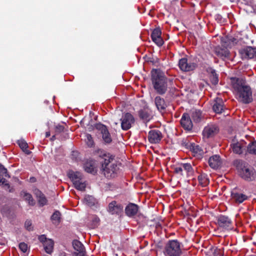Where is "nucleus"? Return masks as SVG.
Masks as SVG:
<instances>
[{"label": "nucleus", "instance_id": "obj_48", "mask_svg": "<svg viewBox=\"0 0 256 256\" xmlns=\"http://www.w3.org/2000/svg\"><path fill=\"white\" fill-rule=\"evenodd\" d=\"M36 180V178L34 177H32V178H30V182H34Z\"/></svg>", "mask_w": 256, "mask_h": 256}, {"label": "nucleus", "instance_id": "obj_17", "mask_svg": "<svg viewBox=\"0 0 256 256\" xmlns=\"http://www.w3.org/2000/svg\"><path fill=\"white\" fill-rule=\"evenodd\" d=\"M139 118L144 122H148L152 118V111L148 108H144L138 112Z\"/></svg>", "mask_w": 256, "mask_h": 256}, {"label": "nucleus", "instance_id": "obj_43", "mask_svg": "<svg viewBox=\"0 0 256 256\" xmlns=\"http://www.w3.org/2000/svg\"><path fill=\"white\" fill-rule=\"evenodd\" d=\"M26 228L28 230H32V222L30 220H26L24 224Z\"/></svg>", "mask_w": 256, "mask_h": 256}, {"label": "nucleus", "instance_id": "obj_21", "mask_svg": "<svg viewBox=\"0 0 256 256\" xmlns=\"http://www.w3.org/2000/svg\"><path fill=\"white\" fill-rule=\"evenodd\" d=\"M72 246L78 252L76 255L82 256L84 254L85 250L84 245L78 240H74L72 242Z\"/></svg>", "mask_w": 256, "mask_h": 256}, {"label": "nucleus", "instance_id": "obj_13", "mask_svg": "<svg viewBox=\"0 0 256 256\" xmlns=\"http://www.w3.org/2000/svg\"><path fill=\"white\" fill-rule=\"evenodd\" d=\"M123 210V206L116 201H112L108 204V210L112 214H120Z\"/></svg>", "mask_w": 256, "mask_h": 256}, {"label": "nucleus", "instance_id": "obj_26", "mask_svg": "<svg viewBox=\"0 0 256 256\" xmlns=\"http://www.w3.org/2000/svg\"><path fill=\"white\" fill-rule=\"evenodd\" d=\"M54 242L51 239H48L43 244L44 249L46 253L51 254L54 250Z\"/></svg>", "mask_w": 256, "mask_h": 256}, {"label": "nucleus", "instance_id": "obj_9", "mask_svg": "<svg viewBox=\"0 0 256 256\" xmlns=\"http://www.w3.org/2000/svg\"><path fill=\"white\" fill-rule=\"evenodd\" d=\"M178 66L182 70L189 72L194 70L196 66V64L194 62L188 60L187 58H182L179 60Z\"/></svg>", "mask_w": 256, "mask_h": 256}, {"label": "nucleus", "instance_id": "obj_45", "mask_svg": "<svg viewBox=\"0 0 256 256\" xmlns=\"http://www.w3.org/2000/svg\"><path fill=\"white\" fill-rule=\"evenodd\" d=\"M174 170L176 174H180V175L183 174H182L183 170H182V168L181 166H178V167H176L174 168Z\"/></svg>", "mask_w": 256, "mask_h": 256}, {"label": "nucleus", "instance_id": "obj_37", "mask_svg": "<svg viewBox=\"0 0 256 256\" xmlns=\"http://www.w3.org/2000/svg\"><path fill=\"white\" fill-rule=\"evenodd\" d=\"M201 116L202 113L199 110H194L192 112V117L193 120L196 122L200 121Z\"/></svg>", "mask_w": 256, "mask_h": 256}, {"label": "nucleus", "instance_id": "obj_33", "mask_svg": "<svg viewBox=\"0 0 256 256\" xmlns=\"http://www.w3.org/2000/svg\"><path fill=\"white\" fill-rule=\"evenodd\" d=\"M231 148L235 154H240L242 153V147L240 142L232 144H231Z\"/></svg>", "mask_w": 256, "mask_h": 256}, {"label": "nucleus", "instance_id": "obj_24", "mask_svg": "<svg viewBox=\"0 0 256 256\" xmlns=\"http://www.w3.org/2000/svg\"><path fill=\"white\" fill-rule=\"evenodd\" d=\"M155 104L158 110L160 111L164 110L166 106L164 100L159 96L156 97Z\"/></svg>", "mask_w": 256, "mask_h": 256}, {"label": "nucleus", "instance_id": "obj_14", "mask_svg": "<svg viewBox=\"0 0 256 256\" xmlns=\"http://www.w3.org/2000/svg\"><path fill=\"white\" fill-rule=\"evenodd\" d=\"M162 137V134L159 130H152L148 132V140L151 144L158 143Z\"/></svg>", "mask_w": 256, "mask_h": 256}, {"label": "nucleus", "instance_id": "obj_3", "mask_svg": "<svg viewBox=\"0 0 256 256\" xmlns=\"http://www.w3.org/2000/svg\"><path fill=\"white\" fill-rule=\"evenodd\" d=\"M102 162V172L106 178L114 176L118 168L114 156L110 154H105Z\"/></svg>", "mask_w": 256, "mask_h": 256}, {"label": "nucleus", "instance_id": "obj_28", "mask_svg": "<svg viewBox=\"0 0 256 256\" xmlns=\"http://www.w3.org/2000/svg\"><path fill=\"white\" fill-rule=\"evenodd\" d=\"M84 168L85 170L89 173L95 174L96 172V168L94 163L92 162H88L85 164Z\"/></svg>", "mask_w": 256, "mask_h": 256}, {"label": "nucleus", "instance_id": "obj_54", "mask_svg": "<svg viewBox=\"0 0 256 256\" xmlns=\"http://www.w3.org/2000/svg\"><path fill=\"white\" fill-rule=\"evenodd\" d=\"M214 254H216V250L214 252Z\"/></svg>", "mask_w": 256, "mask_h": 256}, {"label": "nucleus", "instance_id": "obj_38", "mask_svg": "<svg viewBox=\"0 0 256 256\" xmlns=\"http://www.w3.org/2000/svg\"><path fill=\"white\" fill-rule=\"evenodd\" d=\"M182 168V170H185L186 172H192V166L189 163H184L180 164Z\"/></svg>", "mask_w": 256, "mask_h": 256}, {"label": "nucleus", "instance_id": "obj_15", "mask_svg": "<svg viewBox=\"0 0 256 256\" xmlns=\"http://www.w3.org/2000/svg\"><path fill=\"white\" fill-rule=\"evenodd\" d=\"M217 220L218 224L220 227L226 230H228L230 228L232 220L228 216L220 215L218 217Z\"/></svg>", "mask_w": 256, "mask_h": 256}, {"label": "nucleus", "instance_id": "obj_4", "mask_svg": "<svg viewBox=\"0 0 256 256\" xmlns=\"http://www.w3.org/2000/svg\"><path fill=\"white\" fill-rule=\"evenodd\" d=\"M182 244L178 240H170L164 250L165 256H180L182 254Z\"/></svg>", "mask_w": 256, "mask_h": 256}, {"label": "nucleus", "instance_id": "obj_1", "mask_svg": "<svg viewBox=\"0 0 256 256\" xmlns=\"http://www.w3.org/2000/svg\"><path fill=\"white\" fill-rule=\"evenodd\" d=\"M234 164L236 166L239 176L242 179L250 182L256 178L254 169L247 162L242 160H236L234 161Z\"/></svg>", "mask_w": 256, "mask_h": 256}, {"label": "nucleus", "instance_id": "obj_20", "mask_svg": "<svg viewBox=\"0 0 256 256\" xmlns=\"http://www.w3.org/2000/svg\"><path fill=\"white\" fill-rule=\"evenodd\" d=\"M210 166L212 168H217L221 164V160L218 155H214L210 158L208 160Z\"/></svg>", "mask_w": 256, "mask_h": 256}, {"label": "nucleus", "instance_id": "obj_52", "mask_svg": "<svg viewBox=\"0 0 256 256\" xmlns=\"http://www.w3.org/2000/svg\"><path fill=\"white\" fill-rule=\"evenodd\" d=\"M75 256H85V254H83L82 256H78V255H76Z\"/></svg>", "mask_w": 256, "mask_h": 256}, {"label": "nucleus", "instance_id": "obj_7", "mask_svg": "<svg viewBox=\"0 0 256 256\" xmlns=\"http://www.w3.org/2000/svg\"><path fill=\"white\" fill-rule=\"evenodd\" d=\"M183 144L185 146L189 149L193 154L194 156L200 158L204 154V152L202 148L194 143L190 142H183Z\"/></svg>", "mask_w": 256, "mask_h": 256}, {"label": "nucleus", "instance_id": "obj_35", "mask_svg": "<svg viewBox=\"0 0 256 256\" xmlns=\"http://www.w3.org/2000/svg\"><path fill=\"white\" fill-rule=\"evenodd\" d=\"M84 202L86 204L92 206L94 205L96 203L95 198L91 196H86L84 198Z\"/></svg>", "mask_w": 256, "mask_h": 256}, {"label": "nucleus", "instance_id": "obj_29", "mask_svg": "<svg viewBox=\"0 0 256 256\" xmlns=\"http://www.w3.org/2000/svg\"><path fill=\"white\" fill-rule=\"evenodd\" d=\"M198 180L200 184L202 186H205L209 183L208 176L206 174H203L198 176Z\"/></svg>", "mask_w": 256, "mask_h": 256}, {"label": "nucleus", "instance_id": "obj_36", "mask_svg": "<svg viewBox=\"0 0 256 256\" xmlns=\"http://www.w3.org/2000/svg\"><path fill=\"white\" fill-rule=\"evenodd\" d=\"M247 150L250 154H256V141L251 142L248 144Z\"/></svg>", "mask_w": 256, "mask_h": 256}, {"label": "nucleus", "instance_id": "obj_41", "mask_svg": "<svg viewBox=\"0 0 256 256\" xmlns=\"http://www.w3.org/2000/svg\"><path fill=\"white\" fill-rule=\"evenodd\" d=\"M0 176L2 177H9L8 174L7 170L3 166H0Z\"/></svg>", "mask_w": 256, "mask_h": 256}, {"label": "nucleus", "instance_id": "obj_6", "mask_svg": "<svg viewBox=\"0 0 256 256\" xmlns=\"http://www.w3.org/2000/svg\"><path fill=\"white\" fill-rule=\"evenodd\" d=\"M120 120L122 128L124 130L130 129L134 122L133 116L128 112L124 114L120 118Z\"/></svg>", "mask_w": 256, "mask_h": 256}, {"label": "nucleus", "instance_id": "obj_50", "mask_svg": "<svg viewBox=\"0 0 256 256\" xmlns=\"http://www.w3.org/2000/svg\"><path fill=\"white\" fill-rule=\"evenodd\" d=\"M5 243H6L5 240H4V241H2V242H0V244H1V245H4Z\"/></svg>", "mask_w": 256, "mask_h": 256}, {"label": "nucleus", "instance_id": "obj_40", "mask_svg": "<svg viewBox=\"0 0 256 256\" xmlns=\"http://www.w3.org/2000/svg\"><path fill=\"white\" fill-rule=\"evenodd\" d=\"M60 213L58 211H56L51 216L52 220L58 222L60 220Z\"/></svg>", "mask_w": 256, "mask_h": 256}, {"label": "nucleus", "instance_id": "obj_27", "mask_svg": "<svg viewBox=\"0 0 256 256\" xmlns=\"http://www.w3.org/2000/svg\"><path fill=\"white\" fill-rule=\"evenodd\" d=\"M90 221V226L92 228H94L97 227L99 224L100 219L96 215H92L89 217Z\"/></svg>", "mask_w": 256, "mask_h": 256}, {"label": "nucleus", "instance_id": "obj_18", "mask_svg": "<svg viewBox=\"0 0 256 256\" xmlns=\"http://www.w3.org/2000/svg\"><path fill=\"white\" fill-rule=\"evenodd\" d=\"M180 124L182 126L188 130H191L192 128V123L190 118L188 114L184 113L183 114L181 120Z\"/></svg>", "mask_w": 256, "mask_h": 256}, {"label": "nucleus", "instance_id": "obj_30", "mask_svg": "<svg viewBox=\"0 0 256 256\" xmlns=\"http://www.w3.org/2000/svg\"><path fill=\"white\" fill-rule=\"evenodd\" d=\"M18 144L21 149L27 154H29L30 152L28 149V145L26 142L23 140L18 141Z\"/></svg>", "mask_w": 256, "mask_h": 256}, {"label": "nucleus", "instance_id": "obj_5", "mask_svg": "<svg viewBox=\"0 0 256 256\" xmlns=\"http://www.w3.org/2000/svg\"><path fill=\"white\" fill-rule=\"evenodd\" d=\"M234 87L237 92L239 101L244 104H248L252 101V93L250 86L236 84Z\"/></svg>", "mask_w": 256, "mask_h": 256}, {"label": "nucleus", "instance_id": "obj_34", "mask_svg": "<svg viewBox=\"0 0 256 256\" xmlns=\"http://www.w3.org/2000/svg\"><path fill=\"white\" fill-rule=\"evenodd\" d=\"M210 81L212 83L216 85L218 83V77L216 73L215 70L210 68Z\"/></svg>", "mask_w": 256, "mask_h": 256}, {"label": "nucleus", "instance_id": "obj_19", "mask_svg": "<svg viewBox=\"0 0 256 256\" xmlns=\"http://www.w3.org/2000/svg\"><path fill=\"white\" fill-rule=\"evenodd\" d=\"M138 206L136 204L130 203L125 208L126 214L128 216H133L138 212Z\"/></svg>", "mask_w": 256, "mask_h": 256}, {"label": "nucleus", "instance_id": "obj_31", "mask_svg": "<svg viewBox=\"0 0 256 256\" xmlns=\"http://www.w3.org/2000/svg\"><path fill=\"white\" fill-rule=\"evenodd\" d=\"M74 184L76 189L80 191L85 190L86 184L85 182L83 181L82 180L80 181H76Z\"/></svg>", "mask_w": 256, "mask_h": 256}, {"label": "nucleus", "instance_id": "obj_42", "mask_svg": "<svg viewBox=\"0 0 256 256\" xmlns=\"http://www.w3.org/2000/svg\"><path fill=\"white\" fill-rule=\"evenodd\" d=\"M19 248L23 252H26L28 250V245L25 242H20L19 244Z\"/></svg>", "mask_w": 256, "mask_h": 256}, {"label": "nucleus", "instance_id": "obj_12", "mask_svg": "<svg viewBox=\"0 0 256 256\" xmlns=\"http://www.w3.org/2000/svg\"><path fill=\"white\" fill-rule=\"evenodd\" d=\"M96 128L100 131L102 134V137L106 143L109 144L112 140V138L106 127L101 124H98L95 126Z\"/></svg>", "mask_w": 256, "mask_h": 256}, {"label": "nucleus", "instance_id": "obj_46", "mask_svg": "<svg viewBox=\"0 0 256 256\" xmlns=\"http://www.w3.org/2000/svg\"><path fill=\"white\" fill-rule=\"evenodd\" d=\"M38 240L40 242L43 243V244H44V243L46 242V240H48V239L46 238L44 235H42L40 236L38 238Z\"/></svg>", "mask_w": 256, "mask_h": 256}, {"label": "nucleus", "instance_id": "obj_23", "mask_svg": "<svg viewBox=\"0 0 256 256\" xmlns=\"http://www.w3.org/2000/svg\"><path fill=\"white\" fill-rule=\"evenodd\" d=\"M224 103L221 98H216L213 105V110L216 113H221L223 110Z\"/></svg>", "mask_w": 256, "mask_h": 256}, {"label": "nucleus", "instance_id": "obj_8", "mask_svg": "<svg viewBox=\"0 0 256 256\" xmlns=\"http://www.w3.org/2000/svg\"><path fill=\"white\" fill-rule=\"evenodd\" d=\"M239 52L242 59L254 58H256V48L246 46L240 48Z\"/></svg>", "mask_w": 256, "mask_h": 256}, {"label": "nucleus", "instance_id": "obj_10", "mask_svg": "<svg viewBox=\"0 0 256 256\" xmlns=\"http://www.w3.org/2000/svg\"><path fill=\"white\" fill-rule=\"evenodd\" d=\"M231 196L234 201L238 204L242 203L248 198L246 195L243 194L240 189L237 188H234L232 190Z\"/></svg>", "mask_w": 256, "mask_h": 256}, {"label": "nucleus", "instance_id": "obj_44", "mask_svg": "<svg viewBox=\"0 0 256 256\" xmlns=\"http://www.w3.org/2000/svg\"><path fill=\"white\" fill-rule=\"evenodd\" d=\"M215 19L218 21V22L220 24H222L224 22V20L222 18V17L220 14H216L215 16Z\"/></svg>", "mask_w": 256, "mask_h": 256}, {"label": "nucleus", "instance_id": "obj_11", "mask_svg": "<svg viewBox=\"0 0 256 256\" xmlns=\"http://www.w3.org/2000/svg\"><path fill=\"white\" fill-rule=\"evenodd\" d=\"M218 132V128L215 124H209L204 127L202 134L204 138H210L214 136Z\"/></svg>", "mask_w": 256, "mask_h": 256}, {"label": "nucleus", "instance_id": "obj_25", "mask_svg": "<svg viewBox=\"0 0 256 256\" xmlns=\"http://www.w3.org/2000/svg\"><path fill=\"white\" fill-rule=\"evenodd\" d=\"M68 177L72 180L74 184L76 181H80L82 180V174L78 172L70 171L68 174Z\"/></svg>", "mask_w": 256, "mask_h": 256}, {"label": "nucleus", "instance_id": "obj_22", "mask_svg": "<svg viewBox=\"0 0 256 256\" xmlns=\"http://www.w3.org/2000/svg\"><path fill=\"white\" fill-rule=\"evenodd\" d=\"M34 194L38 199V204L40 206H44L47 204L48 200L40 190H34Z\"/></svg>", "mask_w": 256, "mask_h": 256}, {"label": "nucleus", "instance_id": "obj_53", "mask_svg": "<svg viewBox=\"0 0 256 256\" xmlns=\"http://www.w3.org/2000/svg\"><path fill=\"white\" fill-rule=\"evenodd\" d=\"M218 56H220V54L218 52Z\"/></svg>", "mask_w": 256, "mask_h": 256}, {"label": "nucleus", "instance_id": "obj_16", "mask_svg": "<svg viewBox=\"0 0 256 256\" xmlns=\"http://www.w3.org/2000/svg\"><path fill=\"white\" fill-rule=\"evenodd\" d=\"M162 32L160 28H156L151 34L152 41L158 46H162L164 42L161 36Z\"/></svg>", "mask_w": 256, "mask_h": 256}, {"label": "nucleus", "instance_id": "obj_39", "mask_svg": "<svg viewBox=\"0 0 256 256\" xmlns=\"http://www.w3.org/2000/svg\"><path fill=\"white\" fill-rule=\"evenodd\" d=\"M86 141L87 145L89 147L92 146L94 144V140H92V138L91 135L90 134H86Z\"/></svg>", "mask_w": 256, "mask_h": 256}, {"label": "nucleus", "instance_id": "obj_49", "mask_svg": "<svg viewBox=\"0 0 256 256\" xmlns=\"http://www.w3.org/2000/svg\"><path fill=\"white\" fill-rule=\"evenodd\" d=\"M50 132H46V138H48V136H50Z\"/></svg>", "mask_w": 256, "mask_h": 256}, {"label": "nucleus", "instance_id": "obj_32", "mask_svg": "<svg viewBox=\"0 0 256 256\" xmlns=\"http://www.w3.org/2000/svg\"><path fill=\"white\" fill-rule=\"evenodd\" d=\"M24 198L28 202L29 204L33 206L34 204V202L32 198V195L26 192H22L21 193Z\"/></svg>", "mask_w": 256, "mask_h": 256}, {"label": "nucleus", "instance_id": "obj_47", "mask_svg": "<svg viewBox=\"0 0 256 256\" xmlns=\"http://www.w3.org/2000/svg\"><path fill=\"white\" fill-rule=\"evenodd\" d=\"M58 256H68V254L65 252H60L58 254Z\"/></svg>", "mask_w": 256, "mask_h": 256}, {"label": "nucleus", "instance_id": "obj_51", "mask_svg": "<svg viewBox=\"0 0 256 256\" xmlns=\"http://www.w3.org/2000/svg\"><path fill=\"white\" fill-rule=\"evenodd\" d=\"M224 52V54H222V56L224 55L225 56H226L228 55V53L226 51H225Z\"/></svg>", "mask_w": 256, "mask_h": 256}, {"label": "nucleus", "instance_id": "obj_2", "mask_svg": "<svg viewBox=\"0 0 256 256\" xmlns=\"http://www.w3.org/2000/svg\"><path fill=\"white\" fill-rule=\"evenodd\" d=\"M152 80L154 88L160 94H164L167 90V80L164 74L160 70L152 72Z\"/></svg>", "mask_w": 256, "mask_h": 256}]
</instances>
